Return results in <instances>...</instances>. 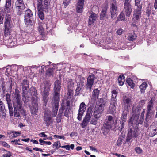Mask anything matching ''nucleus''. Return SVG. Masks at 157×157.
<instances>
[{"mask_svg":"<svg viewBox=\"0 0 157 157\" xmlns=\"http://www.w3.org/2000/svg\"><path fill=\"white\" fill-rule=\"evenodd\" d=\"M53 70L52 69L49 68L46 71V75L48 76H52L53 74Z\"/></svg>","mask_w":157,"mask_h":157,"instance_id":"49","label":"nucleus"},{"mask_svg":"<svg viewBox=\"0 0 157 157\" xmlns=\"http://www.w3.org/2000/svg\"><path fill=\"white\" fill-rule=\"evenodd\" d=\"M125 15L123 12H121L117 18L118 21H124L125 19Z\"/></svg>","mask_w":157,"mask_h":157,"instance_id":"42","label":"nucleus"},{"mask_svg":"<svg viewBox=\"0 0 157 157\" xmlns=\"http://www.w3.org/2000/svg\"><path fill=\"white\" fill-rule=\"evenodd\" d=\"M61 147V148H65L66 150H70V145H67L64 146H62Z\"/></svg>","mask_w":157,"mask_h":157,"instance_id":"62","label":"nucleus"},{"mask_svg":"<svg viewBox=\"0 0 157 157\" xmlns=\"http://www.w3.org/2000/svg\"><path fill=\"white\" fill-rule=\"evenodd\" d=\"M90 120L84 117L83 120L82 122L81 123V125L82 128L85 127L86 126L89 122Z\"/></svg>","mask_w":157,"mask_h":157,"instance_id":"41","label":"nucleus"},{"mask_svg":"<svg viewBox=\"0 0 157 157\" xmlns=\"http://www.w3.org/2000/svg\"><path fill=\"white\" fill-rule=\"evenodd\" d=\"M63 113V110L59 109V113L58 115V117L57 119V122H59L60 121V119L62 117V114Z\"/></svg>","mask_w":157,"mask_h":157,"instance_id":"50","label":"nucleus"},{"mask_svg":"<svg viewBox=\"0 0 157 157\" xmlns=\"http://www.w3.org/2000/svg\"><path fill=\"white\" fill-rule=\"evenodd\" d=\"M150 132H149V135L150 136L152 137L157 133V129L156 128L154 129H151Z\"/></svg>","mask_w":157,"mask_h":157,"instance_id":"47","label":"nucleus"},{"mask_svg":"<svg viewBox=\"0 0 157 157\" xmlns=\"http://www.w3.org/2000/svg\"><path fill=\"white\" fill-rule=\"evenodd\" d=\"M81 86L78 85L77 87L76 90V92L75 94V96L78 95L79 93V92L81 90L82 87Z\"/></svg>","mask_w":157,"mask_h":157,"instance_id":"52","label":"nucleus"},{"mask_svg":"<svg viewBox=\"0 0 157 157\" xmlns=\"http://www.w3.org/2000/svg\"><path fill=\"white\" fill-rule=\"evenodd\" d=\"M97 18V15L94 13H90L89 16L88 25H94V23Z\"/></svg>","mask_w":157,"mask_h":157,"instance_id":"25","label":"nucleus"},{"mask_svg":"<svg viewBox=\"0 0 157 157\" xmlns=\"http://www.w3.org/2000/svg\"><path fill=\"white\" fill-rule=\"evenodd\" d=\"M59 101V100L53 99L52 100V105L53 108V112L52 114L53 116H56L57 115Z\"/></svg>","mask_w":157,"mask_h":157,"instance_id":"12","label":"nucleus"},{"mask_svg":"<svg viewBox=\"0 0 157 157\" xmlns=\"http://www.w3.org/2000/svg\"><path fill=\"white\" fill-rule=\"evenodd\" d=\"M38 104L36 101L33 102L31 108V114L33 115H37L38 113Z\"/></svg>","mask_w":157,"mask_h":157,"instance_id":"19","label":"nucleus"},{"mask_svg":"<svg viewBox=\"0 0 157 157\" xmlns=\"http://www.w3.org/2000/svg\"><path fill=\"white\" fill-rule=\"evenodd\" d=\"M148 85L145 82H143L139 86V88L140 89L141 92L142 93H144L145 90H146Z\"/></svg>","mask_w":157,"mask_h":157,"instance_id":"34","label":"nucleus"},{"mask_svg":"<svg viewBox=\"0 0 157 157\" xmlns=\"http://www.w3.org/2000/svg\"><path fill=\"white\" fill-rule=\"evenodd\" d=\"M44 120L47 126L49 127L52 123L51 118L50 116L46 113L44 116Z\"/></svg>","mask_w":157,"mask_h":157,"instance_id":"28","label":"nucleus"},{"mask_svg":"<svg viewBox=\"0 0 157 157\" xmlns=\"http://www.w3.org/2000/svg\"><path fill=\"white\" fill-rule=\"evenodd\" d=\"M16 6V12L17 15L20 16L22 14L25 10V5H17Z\"/></svg>","mask_w":157,"mask_h":157,"instance_id":"20","label":"nucleus"},{"mask_svg":"<svg viewBox=\"0 0 157 157\" xmlns=\"http://www.w3.org/2000/svg\"><path fill=\"white\" fill-rule=\"evenodd\" d=\"M107 117V120L104 123L103 126L105 128H111L113 127L114 124L113 117L111 116H109Z\"/></svg>","mask_w":157,"mask_h":157,"instance_id":"15","label":"nucleus"},{"mask_svg":"<svg viewBox=\"0 0 157 157\" xmlns=\"http://www.w3.org/2000/svg\"><path fill=\"white\" fill-rule=\"evenodd\" d=\"M11 0H6L5 7L4 9V12L5 13H10L12 9L11 6Z\"/></svg>","mask_w":157,"mask_h":157,"instance_id":"21","label":"nucleus"},{"mask_svg":"<svg viewBox=\"0 0 157 157\" xmlns=\"http://www.w3.org/2000/svg\"><path fill=\"white\" fill-rule=\"evenodd\" d=\"M140 1L141 0H135V6L137 7L134 11L132 18L133 21L135 23L138 22L141 17L142 6L140 4Z\"/></svg>","mask_w":157,"mask_h":157,"instance_id":"3","label":"nucleus"},{"mask_svg":"<svg viewBox=\"0 0 157 157\" xmlns=\"http://www.w3.org/2000/svg\"><path fill=\"white\" fill-rule=\"evenodd\" d=\"M20 134V132L13 131L12 132L10 133L11 135H10L9 137L10 138H14L18 136Z\"/></svg>","mask_w":157,"mask_h":157,"instance_id":"40","label":"nucleus"},{"mask_svg":"<svg viewBox=\"0 0 157 157\" xmlns=\"http://www.w3.org/2000/svg\"><path fill=\"white\" fill-rule=\"evenodd\" d=\"M60 143L59 141H56L55 142L53 145V148H55L56 149H58L61 146H60Z\"/></svg>","mask_w":157,"mask_h":157,"instance_id":"44","label":"nucleus"},{"mask_svg":"<svg viewBox=\"0 0 157 157\" xmlns=\"http://www.w3.org/2000/svg\"><path fill=\"white\" fill-rule=\"evenodd\" d=\"M27 92H27L26 93L24 94L23 93V92L22 93V100L24 101L25 103H26L28 101V98H26V97L25 95L27 93Z\"/></svg>","mask_w":157,"mask_h":157,"instance_id":"54","label":"nucleus"},{"mask_svg":"<svg viewBox=\"0 0 157 157\" xmlns=\"http://www.w3.org/2000/svg\"><path fill=\"white\" fill-rule=\"evenodd\" d=\"M37 10L43 9V6L42 4V0H37Z\"/></svg>","mask_w":157,"mask_h":157,"instance_id":"46","label":"nucleus"},{"mask_svg":"<svg viewBox=\"0 0 157 157\" xmlns=\"http://www.w3.org/2000/svg\"><path fill=\"white\" fill-rule=\"evenodd\" d=\"M99 104L97 106H99L100 105H101L103 106V108H104L105 103L103 98H101L99 99Z\"/></svg>","mask_w":157,"mask_h":157,"instance_id":"51","label":"nucleus"},{"mask_svg":"<svg viewBox=\"0 0 157 157\" xmlns=\"http://www.w3.org/2000/svg\"><path fill=\"white\" fill-rule=\"evenodd\" d=\"M123 32V29L121 28L119 29L117 31V33L118 35H121Z\"/></svg>","mask_w":157,"mask_h":157,"instance_id":"64","label":"nucleus"},{"mask_svg":"<svg viewBox=\"0 0 157 157\" xmlns=\"http://www.w3.org/2000/svg\"><path fill=\"white\" fill-rule=\"evenodd\" d=\"M39 135L41 137L43 138H47V135H45V133L44 132H42L39 134Z\"/></svg>","mask_w":157,"mask_h":157,"instance_id":"63","label":"nucleus"},{"mask_svg":"<svg viewBox=\"0 0 157 157\" xmlns=\"http://www.w3.org/2000/svg\"><path fill=\"white\" fill-rule=\"evenodd\" d=\"M100 91L98 89H96L94 90L92 95L91 99L95 101L98 99L99 94Z\"/></svg>","mask_w":157,"mask_h":157,"instance_id":"29","label":"nucleus"},{"mask_svg":"<svg viewBox=\"0 0 157 157\" xmlns=\"http://www.w3.org/2000/svg\"><path fill=\"white\" fill-rule=\"evenodd\" d=\"M74 83L71 79H69L68 81L67 89H74Z\"/></svg>","mask_w":157,"mask_h":157,"instance_id":"39","label":"nucleus"},{"mask_svg":"<svg viewBox=\"0 0 157 157\" xmlns=\"http://www.w3.org/2000/svg\"><path fill=\"white\" fill-rule=\"evenodd\" d=\"M135 150L136 153L138 154H140L143 152V150L139 147L136 148Z\"/></svg>","mask_w":157,"mask_h":157,"instance_id":"57","label":"nucleus"},{"mask_svg":"<svg viewBox=\"0 0 157 157\" xmlns=\"http://www.w3.org/2000/svg\"><path fill=\"white\" fill-rule=\"evenodd\" d=\"M11 16L9 14H6L5 16V22H4L5 33H8L12 27Z\"/></svg>","mask_w":157,"mask_h":157,"instance_id":"5","label":"nucleus"},{"mask_svg":"<svg viewBox=\"0 0 157 157\" xmlns=\"http://www.w3.org/2000/svg\"><path fill=\"white\" fill-rule=\"evenodd\" d=\"M123 101L125 103L128 104L131 102V99L130 98H127L124 99Z\"/></svg>","mask_w":157,"mask_h":157,"instance_id":"56","label":"nucleus"},{"mask_svg":"<svg viewBox=\"0 0 157 157\" xmlns=\"http://www.w3.org/2000/svg\"><path fill=\"white\" fill-rule=\"evenodd\" d=\"M5 153L3 155V157H10V156H11L12 154L9 151L5 150Z\"/></svg>","mask_w":157,"mask_h":157,"instance_id":"53","label":"nucleus"},{"mask_svg":"<svg viewBox=\"0 0 157 157\" xmlns=\"http://www.w3.org/2000/svg\"><path fill=\"white\" fill-rule=\"evenodd\" d=\"M33 16V14L29 9H28L26 10L25 14V22L27 25L31 24Z\"/></svg>","mask_w":157,"mask_h":157,"instance_id":"8","label":"nucleus"},{"mask_svg":"<svg viewBox=\"0 0 157 157\" xmlns=\"http://www.w3.org/2000/svg\"><path fill=\"white\" fill-rule=\"evenodd\" d=\"M44 5V10L46 11V10L48 9V5L49 4L51 0H43Z\"/></svg>","mask_w":157,"mask_h":157,"instance_id":"43","label":"nucleus"},{"mask_svg":"<svg viewBox=\"0 0 157 157\" xmlns=\"http://www.w3.org/2000/svg\"><path fill=\"white\" fill-rule=\"evenodd\" d=\"M141 109V107H133L132 113V116L130 119L129 123H131V124L132 121H137L138 119L140 113Z\"/></svg>","mask_w":157,"mask_h":157,"instance_id":"7","label":"nucleus"},{"mask_svg":"<svg viewBox=\"0 0 157 157\" xmlns=\"http://www.w3.org/2000/svg\"><path fill=\"white\" fill-rule=\"evenodd\" d=\"M124 11L126 17H129L132 12V10L131 4H124Z\"/></svg>","mask_w":157,"mask_h":157,"instance_id":"18","label":"nucleus"},{"mask_svg":"<svg viewBox=\"0 0 157 157\" xmlns=\"http://www.w3.org/2000/svg\"><path fill=\"white\" fill-rule=\"evenodd\" d=\"M86 105L84 102L81 103L80 105L78 110V114L77 118L79 120H81L83 113L85 111Z\"/></svg>","mask_w":157,"mask_h":157,"instance_id":"13","label":"nucleus"},{"mask_svg":"<svg viewBox=\"0 0 157 157\" xmlns=\"http://www.w3.org/2000/svg\"><path fill=\"white\" fill-rule=\"evenodd\" d=\"M73 94V89H68L67 98L68 99L71 98Z\"/></svg>","mask_w":157,"mask_h":157,"instance_id":"45","label":"nucleus"},{"mask_svg":"<svg viewBox=\"0 0 157 157\" xmlns=\"http://www.w3.org/2000/svg\"><path fill=\"white\" fill-rule=\"evenodd\" d=\"M70 0H63V2L64 6H67L70 2Z\"/></svg>","mask_w":157,"mask_h":157,"instance_id":"61","label":"nucleus"},{"mask_svg":"<svg viewBox=\"0 0 157 157\" xmlns=\"http://www.w3.org/2000/svg\"><path fill=\"white\" fill-rule=\"evenodd\" d=\"M118 9L117 6L116 2L115 1H113L110 7V13L111 18L114 19L116 17L118 14Z\"/></svg>","mask_w":157,"mask_h":157,"instance_id":"9","label":"nucleus"},{"mask_svg":"<svg viewBox=\"0 0 157 157\" xmlns=\"http://www.w3.org/2000/svg\"><path fill=\"white\" fill-rule=\"evenodd\" d=\"M108 7L106 5H105L102 8V11L100 13V18L101 19H103L104 17L106 16Z\"/></svg>","mask_w":157,"mask_h":157,"instance_id":"30","label":"nucleus"},{"mask_svg":"<svg viewBox=\"0 0 157 157\" xmlns=\"http://www.w3.org/2000/svg\"><path fill=\"white\" fill-rule=\"evenodd\" d=\"M112 97L110 101V105L116 106L117 104L116 97L117 95V91L114 90L112 91Z\"/></svg>","mask_w":157,"mask_h":157,"instance_id":"23","label":"nucleus"},{"mask_svg":"<svg viewBox=\"0 0 157 157\" xmlns=\"http://www.w3.org/2000/svg\"><path fill=\"white\" fill-rule=\"evenodd\" d=\"M92 108L90 106L88 109L86 114L85 117L90 120L92 116Z\"/></svg>","mask_w":157,"mask_h":157,"instance_id":"31","label":"nucleus"},{"mask_svg":"<svg viewBox=\"0 0 157 157\" xmlns=\"http://www.w3.org/2000/svg\"><path fill=\"white\" fill-rule=\"evenodd\" d=\"M51 83L48 81H45L40 85V90L44 105L47 104L49 99L48 96Z\"/></svg>","mask_w":157,"mask_h":157,"instance_id":"2","label":"nucleus"},{"mask_svg":"<svg viewBox=\"0 0 157 157\" xmlns=\"http://www.w3.org/2000/svg\"><path fill=\"white\" fill-rule=\"evenodd\" d=\"M145 102V101L144 100H141L139 102V106L138 107H141V108L143 106V105L144 104Z\"/></svg>","mask_w":157,"mask_h":157,"instance_id":"58","label":"nucleus"},{"mask_svg":"<svg viewBox=\"0 0 157 157\" xmlns=\"http://www.w3.org/2000/svg\"><path fill=\"white\" fill-rule=\"evenodd\" d=\"M126 82L128 85L131 88H133L135 86V84L133 82V81L130 78H128L126 80Z\"/></svg>","mask_w":157,"mask_h":157,"instance_id":"36","label":"nucleus"},{"mask_svg":"<svg viewBox=\"0 0 157 157\" xmlns=\"http://www.w3.org/2000/svg\"><path fill=\"white\" fill-rule=\"evenodd\" d=\"M124 77L123 75H120L118 78V82L120 86H122L125 81Z\"/></svg>","mask_w":157,"mask_h":157,"instance_id":"32","label":"nucleus"},{"mask_svg":"<svg viewBox=\"0 0 157 157\" xmlns=\"http://www.w3.org/2000/svg\"><path fill=\"white\" fill-rule=\"evenodd\" d=\"M6 97L9 109V114L10 116H12L13 115V108L12 106V103L11 102V100L10 95L9 94H7L6 95Z\"/></svg>","mask_w":157,"mask_h":157,"instance_id":"14","label":"nucleus"},{"mask_svg":"<svg viewBox=\"0 0 157 157\" xmlns=\"http://www.w3.org/2000/svg\"><path fill=\"white\" fill-rule=\"evenodd\" d=\"M136 128H131L128 132L126 139L127 142H129L132 137H136L137 136Z\"/></svg>","mask_w":157,"mask_h":157,"instance_id":"17","label":"nucleus"},{"mask_svg":"<svg viewBox=\"0 0 157 157\" xmlns=\"http://www.w3.org/2000/svg\"><path fill=\"white\" fill-rule=\"evenodd\" d=\"M37 10L38 11V16L39 18L41 20H43L44 18L43 11H47V9L46 10V11L44 10V9H39Z\"/></svg>","mask_w":157,"mask_h":157,"instance_id":"33","label":"nucleus"},{"mask_svg":"<svg viewBox=\"0 0 157 157\" xmlns=\"http://www.w3.org/2000/svg\"><path fill=\"white\" fill-rule=\"evenodd\" d=\"M21 86H22V91L24 94L28 92L29 86V83L27 80H23L21 83Z\"/></svg>","mask_w":157,"mask_h":157,"instance_id":"24","label":"nucleus"},{"mask_svg":"<svg viewBox=\"0 0 157 157\" xmlns=\"http://www.w3.org/2000/svg\"><path fill=\"white\" fill-rule=\"evenodd\" d=\"M154 113V112H147L146 120L147 122L152 119Z\"/></svg>","mask_w":157,"mask_h":157,"instance_id":"35","label":"nucleus"},{"mask_svg":"<svg viewBox=\"0 0 157 157\" xmlns=\"http://www.w3.org/2000/svg\"><path fill=\"white\" fill-rule=\"evenodd\" d=\"M94 78L95 76L93 74L89 75L87 78L86 86L87 88L89 89L90 91L93 84Z\"/></svg>","mask_w":157,"mask_h":157,"instance_id":"16","label":"nucleus"},{"mask_svg":"<svg viewBox=\"0 0 157 157\" xmlns=\"http://www.w3.org/2000/svg\"><path fill=\"white\" fill-rule=\"evenodd\" d=\"M25 5L23 3V0H16L15 6Z\"/></svg>","mask_w":157,"mask_h":157,"instance_id":"55","label":"nucleus"},{"mask_svg":"<svg viewBox=\"0 0 157 157\" xmlns=\"http://www.w3.org/2000/svg\"><path fill=\"white\" fill-rule=\"evenodd\" d=\"M1 144L2 145L4 146L5 147H6L7 148H9L10 147V146L5 142H2Z\"/></svg>","mask_w":157,"mask_h":157,"instance_id":"60","label":"nucleus"},{"mask_svg":"<svg viewBox=\"0 0 157 157\" xmlns=\"http://www.w3.org/2000/svg\"><path fill=\"white\" fill-rule=\"evenodd\" d=\"M129 112V109L128 106L125 105L124 109H123V113L122 116L121 117L120 121L121 124L122 128L124 127V123L127 120V115Z\"/></svg>","mask_w":157,"mask_h":157,"instance_id":"10","label":"nucleus"},{"mask_svg":"<svg viewBox=\"0 0 157 157\" xmlns=\"http://www.w3.org/2000/svg\"><path fill=\"white\" fill-rule=\"evenodd\" d=\"M38 26L37 28L38 30L40 33V35L42 37L41 39L43 40L44 37V33L46 30L48 32V29L49 28L47 25L44 21H39L38 23Z\"/></svg>","mask_w":157,"mask_h":157,"instance_id":"6","label":"nucleus"},{"mask_svg":"<svg viewBox=\"0 0 157 157\" xmlns=\"http://www.w3.org/2000/svg\"><path fill=\"white\" fill-rule=\"evenodd\" d=\"M5 107L4 103L0 99V116L4 117L6 115Z\"/></svg>","mask_w":157,"mask_h":157,"instance_id":"26","label":"nucleus"},{"mask_svg":"<svg viewBox=\"0 0 157 157\" xmlns=\"http://www.w3.org/2000/svg\"><path fill=\"white\" fill-rule=\"evenodd\" d=\"M61 82L57 80L55 81L54 84V93L53 95V99H60V91L61 89Z\"/></svg>","mask_w":157,"mask_h":157,"instance_id":"4","label":"nucleus"},{"mask_svg":"<svg viewBox=\"0 0 157 157\" xmlns=\"http://www.w3.org/2000/svg\"><path fill=\"white\" fill-rule=\"evenodd\" d=\"M84 1V0H78L76 8V10L78 13H80L82 12Z\"/></svg>","mask_w":157,"mask_h":157,"instance_id":"22","label":"nucleus"},{"mask_svg":"<svg viewBox=\"0 0 157 157\" xmlns=\"http://www.w3.org/2000/svg\"><path fill=\"white\" fill-rule=\"evenodd\" d=\"M78 78H79V79L80 80V82H79V84L78 85L81 86V87H82L84 84V78L80 75L78 76ZM78 83H79V82H78Z\"/></svg>","mask_w":157,"mask_h":157,"instance_id":"48","label":"nucleus"},{"mask_svg":"<svg viewBox=\"0 0 157 157\" xmlns=\"http://www.w3.org/2000/svg\"><path fill=\"white\" fill-rule=\"evenodd\" d=\"M12 96V102L14 109V116L17 117H19L20 115L25 116V111L22 106V102L20 92L17 89H15Z\"/></svg>","mask_w":157,"mask_h":157,"instance_id":"1","label":"nucleus"},{"mask_svg":"<svg viewBox=\"0 0 157 157\" xmlns=\"http://www.w3.org/2000/svg\"><path fill=\"white\" fill-rule=\"evenodd\" d=\"M97 122V121L96 119L92 118L91 120L90 123L92 124L96 125Z\"/></svg>","mask_w":157,"mask_h":157,"instance_id":"59","label":"nucleus"},{"mask_svg":"<svg viewBox=\"0 0 157 157\" xmlns=\"http://www.w3.org/2000/svg\"><path fill=\"white\" fill-rule=\"evenodd\" d=\"M136 35L134 32H133L132 33L129 34L127 38L129 40L133 41L136 39Z\"/></svg>","mask_w":157,"mask_h":157,"instance_id":"38","label":"nucleus"},{"mask_svg":"<svg viewBox=\"0 0 157 157\" xmlns=\"http://www.w3.org/2000/svg\"><path fill=\"white\" fill-rule=\"evenodd\" d=\"M154 99L152 98L150 101L148 102L147 108V112H154L153 110V105L154 102Z\"/></svg>","mask_w":157,"mask_h":157,"instance_id":"27","label":"nucleus"},{"mask_svg":"<svg viewBox=\"0 0 157 157\" xmlns=\"http://www.w3.org/2000/svg\"><path fill=\"white\" fill-rule=\"evenodd\" d=\"M116 106L110 105L109 107V113L113 114L116 112Z\"/></svg>","mask_w":157,"mask_h":157,"instance_id":"37","label":"nucleus"},{"mask_svg":"<svg viewBox=\"0 0 157 157\" xmlns=\"http://www.w3.org/2000/svg\"><path fill=\"white\" fill-rule=\"evenodd\" d=\"M104 110V109L103 108L102 105H100L99 106H96L94 113V115L95 118L98 119L100 118L101 116V114Z\"/></svg>","mask_w":157,"mask_h":157,"instance_id":"11","label":"nucleus"}]
</instances>
